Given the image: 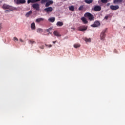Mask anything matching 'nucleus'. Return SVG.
<instances>
[{
    "label": "nucleus",
    "mask_w": 125,
    "mask_h": 125,
    "mask_svg": "<svg viewBox=\"0 0 125 125\" xmlns=\"http://www.w3.org/2000/svg\"><path fill=\"white\" fill-rule=\"evenodd\" d=\"M108 18H109V16H106L104 17V19H106V20H108Z\"/></svg>",
    "instance_id": "31"
},
{
    "label": "nucleus",
    "mask_w": 125,
    "mask_h": 125,
    "mask_svg": "<svg viewBox=\"0 0 125 125\" xmlns=\"http://www.w3.org/2000/svg\"><path fill=\"white\" fill-rule=\"evenodd\" d=\"M38 31H42V29H39L38 30Z\"/></svg>",
    "instance_id": "36"
},
{
    "label": "nucleus",
    "mask_w": 125,
    "mask_h": 125,
    "mask_svg": "<svg viewBox=\"0 0 125 125\" xmlns=\"http://www.w3.org/2000/svg\"><path fill=\"white\" fill-rule=\"evenodd\" d=\"M84 17L88 18L90 21H92L94 20V18L93 17V15L91 14L90 13L87 12L84 15Z\"/></svg>",
    "instance_id": "2"
},
{
    "label": "nucleus",
    "mask_w": 125,
    "mask_h": 125,
    "mask_svg": "<svg viewBox=\"0 0 125 125\" xmlns=\"http://www.w3.org/2000/svg\"><path fill=\"white\" fill-rule=\"evenodd\" d=\"M69 9L70 11H74V10H75V8L74 7V6H70L69 7Z\"/></svg>",
    "instance_id": "23"
},
{
    "label": "nucleus",
    "mask_w": 125,
    "mask_h": 125,
    "mask_svg": "<svg viewBox=\"0 0 125 125\" xmlns=\"http://www.w3.org/2000/svg\"><path fill=\"white\" fill-rule=\"evenodd\" d=\"M102 3H107L108 2V0H101Z\"/></svg>",
    "instance_id": "26"
},
{
    "label": "nucleus",
    "mask_w": 125,
    "mask_h": 125,
    "mask_svg": "<svg viewBox=\"0 0 125 125\" xmlns=\"http://www.w3.org/2000/svg\"><path fill=\"white\" fill-rule=\"evenodd\" d=\"M44 20V19L42 18H39L36 20V22L37 23H40V22H42V21H43Z\"/></svg>",
    "instance_id": "13"
},
{
    "label": "nucleus",
    "mask_w": 125,
    "mask_h": 125,
    "mask_svg": "<svg viewBox=\"0 0 125 125\" xmlns=\"http://www.w3.org/2000/svg\"><path fill=\"white\" fill-rule=\"evenodd\" d=\"M40 48H41V49H43V48H44V46L42 45V46H40Z\"/></svg>",
    "instance_id": "32"
},
{
    "label": "nucleus",
    "mask_w": 125,
    "mask_h": 125,
    "mask_svg": "<svg viewBox=\"0 0 125 125\" xmlns=\"http://www.w3.org/2000/svg\"><path fill=\"white\" fill-rule=\"evenodd\" d=\"M32 13L33 12L32 11H29L28 12L26 13V14H25V17L27 18L29 17L30 15L32 14Z\"/></svg>",
    "instance_id": "21"
},
{
    "label": "nucleus",
    "mask_w": 125,
    "mask_h": 125,
    "mask_svg": "<svg viewBox=\"0 0 125 125\" xmlns=\"http://www.w3.org/2000/svg\"><path fill=\"white\" fill-rule=\"evenodd\" d=\"M9 8L8 9H9L10 11H13V10H17V8L14 7H12L9 6Z\"/></svg>",
    "instance_id": "18"
},
{
    "label": "nucleus",
    "mask_w": 125,
    "mask_h": 125,
    "mask_svg": "<svg viewBox=\"0 0 125 125\" xmlns=\"http://www.w3.org/2000/svg\"><path fill=\"white\" fill-rule=\"evenodd\" d=\"M78 9L80 11H81V10H83V6H80Z\"/></svg>",
    "instance_id": "27"
},
{
    "label": "nucleus",
    "mask_w": 125,
    "mask_h": 125,
    "mask_svg": "<svg viewBox=\"0 0 125 125\" xmlns=\"http://www.w3.org/2000/svg\"><path fill=\"white\" fill-rule=\"evenodd\" d=\"M52 10H53V9L51 7H47L44 9V11L47 13H48L49 12H51Z\"/></svg>",
    "instance_id": "7"
},
{
    "label": "nucleus",
    "mask_w": 125,
    "mask_h": 125,
    "mask_svg": "<svg viewBox=\"0 0 125 125\" xmlns=\"http://www.w3.org/2000/svg\"><path fill=\"white\" fill-rule=\"evenodd\" d=\"M20 42H24V41H23V40H22V39H20Z\"/></svg>",
    "instance_id": "33"
},
{
    "label": "nucleus",
    "mask_w": 125,
    "mask_h": 125,
    "mask_svg": "<svg viewBox=\"0 0 125 125\" xmlns=\"http://www.w3.org/2000/svg\"><path fill=\"white\" fill-rule=\"evenodd\" d=\"M14 41H16L17 42H18V38L16 37H14Z\"/></svg>",
    "instance_id": "30"
},
{
    "label": "nucleus",
    "mask_w": 125,
    "mask_h": 125,
    "mask_svg": "<svg viewBox=\"0 0 125 125\" xmlns=\"http://www.w3.org/2000/svg\"><path fill=\"white\" fill-rule=\"evenodd\" d=\"M57 26H58L59 27H62L63 26V24L62 21H58L56 23Z\"/></svg>",
    "instance_id": "16"
},
{
    "label": "nucleus",
    "mask_w": 125,
    "mask_h": 125,
    "mask_svg": "<svg viewBox=\"0 0 125 125\" xmlns=\"http://www.w3.org/2000/svg\"><path fill=\"white\" fill-rule=\"evenodd\" d=\"M84 1L86 3H88V4H90V3H92L93 0H85Z\"/></svg>",
    "instance_id": "22"
},
{
    "label": "nucleus",
    "mask_w": 125,
    "mask_h": 125,
    "mask_svg": "<svg viewBox=\"0 0 125 125\" xmlns=\"http://www.w3.org/2000/svg\"><path fill=\"white\" fill-rule=\"evenodd\" d=\"M1 30V24L0 23V31Z\"/></svg>",
    "instance_id": "34"
},
{
    "label": "nucleus",
    "mask_w": 125,
    "mask_h": 125,
    "mask_svg": "<svg viewBox=\"0 0 125 125\" xmlns=\"http://www.w3.org/2000/svg\"><path fill=\"white\" fill-rule=\"evenodd\" d=\"M41 0H27V3L29 4V3H35V2H38V1H40Z\"/></svg>",
    "instance_id": "10"
},
{
    "label": "nucleus",
    "mask_w": 125,
    "mask_h": 125,
    "mask_svg": "<svg viewBox=\"0 0 125 125\" xmlns=\"http://www.w3.org/2000/svg\"><path fill=\"white\" fill-rule=\"evenodd\" d=\"M81 46V44H75L74 45V47H75V48H78V47H80Z\"/></svg>",
    "instance_id": "25"
},
{
    "label": "nucleus",
    "mask_w": 125,
    "mask_h": 125,
    "mask_svg": "<svg viewBox=\"0 0 125 125\" xmlns=\"http://www.w3.org/2000/svg\"><path fill=\"white\" fill-rule=\"evenodd\" d=\"M48 21H49V22H51L52 23H53V22L55 21V18L54 17L50 18L48 19Z\"/></svg>",
    "instance_id": "20"
},
{
    "label": "nucleus",
    "mask_w": 125,
    "mask_h": 125,
    "mask_svg": "<svg viewBox=\"0 0 125 125\" xmlns=\"http://www.w3.org/2000/svg\"><path fill=\"white\" fill-rule=\"evenodd\" d=\"M51 46H52V45L51 44L49 45V47H51Z\"/></svg>",
    "instance_id": "35"
},
{
    "label": "nucleus",
    "mask_w": 125,
    "mask_h": 125,
    "mask_svg": "<svg viewBox=\"0 0 125 125\" xmlns=\"http://www.w3.org/2000/svg\"><path fill=\"white\" fill-rule=\"evenodd\" d=\"M16 3L17 4H23L26 3V0H17Z\"/></svg>",
    "instance_id": "8"
},
{
    "label": "nucleus",
    "mask_w": 125,
    "mask_h": 125,
    "mask_svg": "<svg viewBox=\"0 0 125 125\" xmlns=\"http://www.w3.org/2000/svg\"><path fill=\"white\" fill-rule=\"evenodd\" d=\"M51 30H52V28H49V29H47L46 30V32H50V31H51Z\"/></svg>",
    "instance_id": "29"
},
{
    "label": "nucleus",
    "mask_w": 125,
    "mask_h": 125,
    "mask_svg": "<svg viewBox=\"0 0 125 125\" xmlns=\"http://www.w3.org/2000/svg\"><path fill=\"white\" fill-rule=\"evenodd\" d=\"M49 34H51V32H49V33H48V35H49Z\"/></svg>",
    "instance_id": "39"
},
{
    "label": "nucleus",
    "mask_w": 125,
    "mask_h": 125,
    "mask_svg": "<svg viewBox=\"0 0 125 125\" xmlns=\"http://www.w3.org/2000/svg\"><path fill=\"white\" fill-rule=\"evenodd\" d=\"M32 7L36 10H40V4L38 3H34L32 5Z\"/></svg>",
    "instance_id": "6"
},
{
    "label": "nucleus",
    "mask_w": 125,
    "mask_h": 125,
    "mask_svg": "<svg viewBox=\"0 0 125 125\" xmlns=\"http://www.w3.org/2000/svg\"><path fill=\"white\" fill-rule=\"evenodd\" d=\"M29 42H30V43H31L32 44H33V43H36V42L33 41V40L29 41Z\"/></svg>",
    "instance_id": "28"
},
{
    "label": "nucleus",
    "mask_w": 125,
    "mask_h": 125,
    "mask_svg": "<svg viewBox=\"0 0 125 125\" xmlns=\"http://www.w3.org/2000/svg\"><path fill=\"white\" fill-rule=\"evenodd\" d=\"M45 7H48L50 4H52L53 3V0H41V3L42 4H43V3H45Z\"/></svg>",
    "instance_id": "1"
},
{
    "label": "nucleus",
    "mask_w": 125,
    "mask_h": 125,
    "mask_svg": "<svg viewBox=\"0 0 125 125\" xmlns=\"http://www.w3.org/2000/svg\"><path fill=\"white\" fill-rule=\"evenodd\" d=\"M53 43H56V41H53Z\"/></svg>",
    "instance_id": "37"
},
{
    "label": "nucleus",
    "mask_w": 125,
    "mask_h": 125,
    "mask_svg": "<svg viewBox=\"0 0 125 125\" xmlns=\"http://www.w3.org/2000/svg\"><path fill=\"white\" fill-rule=\"evenodd\" d=\"M7 11H8V10H6L5 11V12H7Z\"/></svg>",
    "instance_id": "38"
},
{
    "label": "nucleus",
    "mask_w": 125,
    "mask_h": 125,
    "mask_svg": "<svg viewBox=\"0 0 125 125\" xmlns=\"http://www.w3.org/2000/svg\"><path fill=\"white\" fill-rule=\"evenodd\" d=\"M87 30V26L81 25L78 27V31L81 32H85Z\"/></svg>",
    "instance_id": "4"
},
{
    "label": "nucleus",
    "mask_w": 125,
    "mask_h": 125,
    "mask_svg": "<svg viewBox=\"0 0 125 125\" xmlns=\"http://www.w3.org/2000/svg\"><path fill=\"white\" fill-rule=\"evenodd\" d=\"M81 20L84 24H87V23H88V21L84 17L81 18Z\"/></svg>",
    "instance_id": "12"
},
{
    "label": "nucleus",
    "mask_w": 125,
    "mask_h": 125,
    "mask_svg": "<svg viewBox=\"0 0 125 125\" xmlns=\"http://www.w3.org/2000/svg\"><path fill=\"white\" fill-rule=\"evenodd\" d=\"M100 25V22L99 21H95L94 22L93 24L91 25V27H92L93 28H96L97 27H99Z\"/></svg>",
    "instance_id": "5"
},
{
    "label": "nucleus",
    "mask_w": 125,
    "mask_h": 125,
    "mask_svg": "<svg viewBox=\"0 0 125 125\" xmlns=\"http://www.w3.org/2000/svg\"><path fill=\"white\" fill-rule=\"evenodd\" d=\"M31 28L32 30H36V25L35 24V22H33L31 24Z\"/></svg>",
    "instance_id": "19"
},
{
    "label": "nucleus",
    "mask_w": 125,
    "mask_h": 125,
    "mask_svg": "<svg viewBox=\"0 0 125 125\" xmlns=\"http://www.w3.org/2000/svg\"><path fill=\"white\" fill-rule=\"evenodd\" d=\"M9 5L6 4H4L2 6V8H3V9H8V8H9Z\"/></svg>",
    "instance_id": "14"
},
{
    "label": "nucleus",
    "mask_w": 125,
    "mask_h": 125,
    "mask_svg": "<svg viewBox=\"0 0 125 125\" xmlns=\"http://www.w3.org/2000/svg\"><path fill=\"white\" fill-rule=\"evenodd\" d=\"M106 31H107V28L104 29L101 32L100 35V39L101 40V41H104V39H105L106 37V34H105V33H106Z\"/></svg>",
    "instance_id": "3"
},
{
    "label": "nucleus",
    "mask_w": 125,
    "mask_h": 125,
    "mask_svg": "<svg viewBox=\"0 0 125 125\" xmlns=\"http://www.w3.org/2000/svg\"><path fill=\"white\" fill-rule=\"evenodd\" d=\"M94 11H100L101 10V7L100 6H95L94 7Z\"/></svg>",
    "instance_id": "11"
},
{
    "label": "nucleus",
    "mask_w": 125,
    "mask_h": 125,
    "mask_svg": "<svg viewBox=\"0 0 125 125\" xmlns=\"http://www.w3.org/2000/svg\"><path fill=\"white\" fill-rule=\"evenodd\" d=\"M120 8V7H119V5H111L110 6V9L112 10H117V9H119Z\"/></svg>",
    "instance_id": "9"
},
{
    "label": "nucleus",
    "mask_w": 125,
    "mask_h": 125,
    "mask_svg": "<svg viewBox=\"0 0 125 125\" xmlns=\"http://www.w3.org/2000/svg\"><path fill=\"white\" fill-rule=\"evenodd\" d=\"M53 34L54 36H56V37H61V35H60L59 32L57 31H54Z\"/></svg>",
    "instance_id": "17"
},
{
    "label": "nucleus",
    "mask_w": 125,
    "mask_h": 125,
    "mask_svg": "<svg viewBox=\"0 0 125 125\" xmlns=\"http://www.w3.org/2000/svg\"><path fill=\"white\" fill-rule=\"evenodd\" d=\"M121 2H123V0H113V3L115 4H117V3H121Z\"/></svg>",
    "instance_id": "15"
},
{
    "label": "nucleus",
    "mask_w": 125,
    "mask_h": 125,
    "mask_svg": "<svg viewBox=\"0 0 125 125\" xmlns=\"http://www.w3.org/2000/svg\"><path fill=\"white\" fill-rule=\"evenodd\" d=\"M84 41L87 42H91V39L90 38L89 39H88V38H85L84 39Z\"/></svg>",
    "instance_id": "24"
}]
</instances>
